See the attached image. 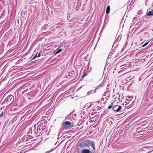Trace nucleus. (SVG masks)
<instances>
[{"mask_svg": "<svg viewBox=\"0 0 153 153\" xmlns=\"http://www.w3.org/2000/svg\"><path fill=\"white\" fill-rule=\"evenodd\" d=\"M82 146L85 147H88L90 146H91L93 149V146H94V144L93 142L90 140H86L84 141L82 143Z\"/></svg>", "mask_w": 153, "mask_h": 153, "instance_id": "obj_1", "label": "nucleus"}, {"mask_svg": "<svg viewBox=\"0 0 153 153\" xmlns=\"http://www.w3.org/2000/svg\"><path fill=\"white\" fill-rule=\"evenodd\" d=\"M62 126L64 128H67L73 127L74 126V124L73 123L67 121L63 123Z\"/></svg>", "mask_w": 153, "mask_h": 153, "instance_id": "obj_2", "label": "nucleus"}, {"mask_svg": "<svg viewBox=\"0 0 153 153\" xmlns=\"http://www.w3.org/2000/svg\"><path fill=\"white\" fill-rule=\"evenodd\" d=\"M95 147L93 146V149H84L81 150V153H94L95 152Z\"/></svg>", "mask_w": 153, "mask_h": 153, "instance_id": "obj_3", "label": "nucleus"}, {"mask_svg": "<svg viewBox=\"0 0 153 153\" xmlns=\"http://www.w3.org/2000/svg\"><path fill=\"white\" fill-rule=\"evenodd\" d=\"M113 109L114 111L118 112L121 110V107L120 106L116 105L113 107Z\"/></svg>", "mask_w": 153, "mask_h": 153, "instance_id": "obj_4", "label": "nucleus"}, {"mask_svg": "<svg viewBox=\"0 0 153 153\" xmlns=\"http://www.w3.org/2000/svg\"><path fill=\"white\" fill-rule=\"evenodd\" d=\"M12 96H9L7 97L6 99V100L8 101L9 100H10V102H12L13 101L14 99H13L11 97Z\"/></svg>", "mask_w": 153, "mask_h": 153, "instance_id": "obj_5", "label": "nucleus"}, {"mask_svg": "<svg viewBox=\"0 0 153 153\" xmlns=\"http://www.w3.org/2000/svg\"><path fill=\"white\" fill-rule=\"evenodd\" d=\"M110 6L109 5H108L106 8V13L107 14H108L110 12Z\"/></svg>", "mask_w": 153, "mask_h": 153, "instance_id": "obj_6", "label": "nucleus"}, {"mask_svg": "<svg viewBox=\"0 0 153 153\" xmlns=\"http://www.w3.org/2000/svg\"><path fill=\"white\" fill-rule=\"evenodd\" d=\"M153 15V10L149 11L147 14L148 16H152Z\"/></svg>", "mask_w": 153, "mask_h": 153, "instance_id": "obj_7", "label": "nucleus"}, {"mask_svg": "<svg viewBox=\"0 0 153 153\" xmlns=\"http://www.w3.org/2000/svg\"><path fill=\"white\" fill-rule=\"evenodd\" d=\"M113 103H112L111 104V105L110 106H109L108 107V109H110V108H111L112 107V106H113Z\"/></svg>", "mask_w": 153, "mask_h": 153, "instance_id": "obj_8", "label": "nucleus"}, {"mask_svg": "<svg viewBox=\"0 0 153 153\" xmlns=\"http://www.w3.org/2000/svg\"><path fill=\"white\" fill-rule=\"evenodd\" d=\"M149 42H146L144 44H143V45H142V47H144L145 46H146V45L148 44V43Z\"/></svg>", "mask_w": 153, "mask_h": 153, "instance_id": "obj_9", "label": "nucleus"}, {"mask_svg": "<svg viewBox=\"0 0 153 153\" xmlns=\"http://www.w3.org/2000/svg\"><path fill=\"white\" fill-rule=\"evenodd\" d=\"M62 51V49H59L56 52V53H59L60 52H61Z\"/></svg>", "mask_w": 153, "mask_h": 153, "instance_id": "obj_10", "label": "nucleus"}, {"mask_svg": "<svg viewBox=\"0 0 153 153\" xmlns=\"http://www.w3.org/2000/svg\"><path fill=\"white\" fill-rule=\"evenodd\" d=\"M91 69V68H87V70L88 72L90 71Z\"/></svg>", "mask_w": 153, "mask_h": 153, "instance_id": "obj_11", "label": "nucleus"}, {"mask_svg": "<svg viewBox=\"0 0 153 153\" xmlns=\"http://www.w3.org/2000/svg\"><path fill=\"white\" fill-rule=\"evenodd\" d=\"M124 69H123L122 70H120V71H119L118 72V73H121V72H122L124 70Z\"/></svg>", "mask_w": 153, "mask_h": 153, "instance_id": "obj_12", "label": "nucleus"}, {"mask_svg": "<svg viewBox=\"0 0 153 153\" xmlns=\"http://www.w3.org/2000/svg\"><path fill=\"white\" fill-rule=\"evenodd\" d=\"M36 57H37V54L35 55V56H34V58H33V59H34Z\"/></svg>", "mask_w": 153, "mask_h": 153, "instance_id": "obj_13", "label": "nucleus"}, {"mask_svg": "<svg viewBox=\"0 0 153 153\" xmlns=\"http://www.w3.org/2000/svg\"><path fill=\"white\" fill-rule=\"evenodd\" d=\"M86 73L85 72V74L82 76V78H83L85 76Z\"/></svg>", "mask_w": 153, "mask_h": 153, "instance_id": "obj_14", "label": "nucleus"}, {"mask_svg": "<svg viewBox=\"0 0 153 153\" xmlns=\"http://www.w3.org/2000/svg\"><path fill=\"white\" fill-rule=\"evenodd\" d=\"M40 56V53H39L38 55L37 56V57H39Z\"/></svg>", "mask_w": 153, "mask_h": 153, "instance_id": "obj_15", "label": "nucleus"}, {"mask_svg": "<svg viewBox=\"0 0 153 153\" xmlns=\"http://www.w3.org/2000/svg\"><path fill=\"white\" fill-rule=\"evenodd\" d=\"M127 106H128L127 104H126V105H125V107H127Z\"/></svg>", "mask_w": 153, "mask_h": 153, "instance_id": "obj_16", "label": "nucleus"}, {"mask_svg": "<svg viewBox=\"0 0 153 153\" xmlns=\"http://www.w3.org/2000/svg\"><path fill=\"white\" fill-rule=\"evenodd\" d=\"M153 151V150H152V151H151V152H149H149H151L152 151Z\"/></svg>", "mask_w": 153, "mask_h": 153, "instance_id": "obj_17", "label": "nucleus"}, {"mask_svg": "<svg viewBox=\"0 0 153 153\" xmlns=\"http://www.w3.org/2000/svg\"><path fill=\"white\" fill-rule=\"evenodd\" d=\"M2 114H3L2 113L1 114V116L2 115Z\"/></svg>", "mask_w": 153, "mask_h": 153, "instance_id": "obj_18", "label": "nucleus"}]
</instances>
